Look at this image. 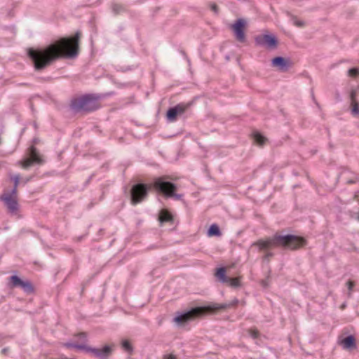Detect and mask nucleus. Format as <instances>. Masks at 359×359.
Wrapping results in <instances>:
<instances>
[{
    "label": "nucleus",
    "instance_id": "obj_1",
    "mask_svg": "<svg viewBox=\"0 0 359 359\" xmlns=\"http://www.w3.org/2000/svg\"><path fill=\"white\" fill-rule=\"evenodd\" d=\"M81 36L78 30L73 36L61 37L43 47L29 48L27 57L36 71H43L58 60L76 58L80 52Z\"/></svg>",
    "mask_w": 359,
    "mask_h": 359
},
{
    "label": "nucleus",
    "instance_id": "obj_2",
    "mask_svg": "<svg viewBox=\"0 0 359 359\" xmlns=\"http://www.w3.org/2000/svg\"><path fill=\"white\" fill-rule=\"evenodd\" d=\"M284 230L277 231L273 236L261 238L252 243L259 252H265L264 260H269L274 254L270 250L281 249L283 250L297 251L308 245L306 238L294 234H284Z\"/></svg>",
    "mask_w": 359,
    "mask_h": 359
},
{
    "label": "nucleus",
    "instance_id": "obj_3",
    "mask_svg": "<svg viewBox=\"0 0 359 359\" xmlns=\"http://www.w3.org/2000/svg\"><path fill=\"white\" fill-rule=\"evenodd\" d=\"M74 337H78L81 343L67 342L65 346L69 349L82 351L87 353H91L94 357L99 359H109L114 351V345H105L102 348H93L87 345L88 334L86 332H81L74 334Z\"/></svg>",
    "mask_w": 359,
    "mask_h": 359
},
{
    "label": "nucleus",
    "instance_id": "obj_4",
    "mask_svg": "<svg viewBox=\"0 0 359 359\" xmlns=\"http://www.w3.org/2000/svg\"><path fill=\"white\" fill-rule=\"evenodd\" d=\"M238 302V299H235L230 304L215 303L205 306H196L175 317V321L177 323H187L201 318L206 314L213 313L218 311L225 310L231 307H236Z\"/></svg>",
    "mask_w": 359,
    "mask_h": 359
},
{
    "label": "nucleus",
    "instance_id": "obj_5",
    "mask_svg": "<svg viewBox=\"0 0 359 359\" xmlns=\"http://www.w3.org/2000/svg\"><path fill=\"white\" fill-rule=\"evenodd\" d=\"M170 180H172V177L168 175L154 177L151 182L153 192L165 199L182 200L184 195L177 193V185Z\"/></svg>",
    "mask_w": 359,
    "mask_h": 359
},
{
    "label": "nucleus",
    "instance_id": "obj_6",
    "mask_svg": "<svg viewBox=\"0 0 359 359\" xmlns=\"http://www.w3.org/2000/svg\"><path fill=\"white\" fill-rule=\"evenodd\" d=\"M100 96L95 94H85L73 98L69 104L74 113L87 114L96 111L101 107Z\"/></svg>",
    "mask_w": 359,
    "mask_h": 359
},
{
    "label": "nucleus",
    "instance_id": "obj_7",
    "mask_svg": "<svg viewBox=\"0 0 359 359\" xmlns=\"http://www.w3.org/2000/svg\"><path fill=\"white\" fill-rule=\"evenodd\" d=\"M153 192L151 183L137 182L130 189V201L133 205L142 203L149 196V193Z\"/></svg>",
    "mask_w": 359,
    "mask_h": 359
},
{
    "label": "nucleus",
    "instance_id": "obj_8",
    "mask_svg": "<svg viewBox=\"0 0 359 359\" xmlns=\"http://www.w3.org/2000/svg\"><path fill=\"white\" fill-rule=\"evenodd\" d=\"M0 201L4 203L8 214L19 216L20 204L18 203V194H12L7 191H4L0 195Z\"/></svg>",
    "mask_w": 359,
    "mask_h": 359
},
{
    "label": "nucleus",
    "instance_id": "obj_9",
    "mask_svg": "<svg viewBox=\"0 0 359 359\" xmlns=\"http://www.w3.org/2000/svg\"><path fill=\"white\" fill-rule=\"evenodd\" d=\"M8 286L11 289L20 287L27 294H33L36 289L31 280H22L19 276L13 275L8 278Z\"/></svg>",
    "mask_w": 359,
    "mask_h": 359
},
{
    "label": "nucleus",
    "instance_id": "obj_10",
    "mask_svg": "<svg viewBox=\"0 0 359 359\" xmlns=\"http://www.w3.org/2000/svg\"><path fill=\"white\" fill-rule=\"evenodd\" d=\"M246 27V22L245 20L239 18L235 21V22L231 25V29L234 33L236 39L240 43H245L246 41V35L245 33V29Z\"/></svg>",
    "mask_w": 359,
    "mask_h": 359
},
{
    "label": "nucleus",
    "instance_id": "obj_11",
    "mask_svg": "<svg viewBox=\"0 0 359 359\" xmlns=\"http://www.w3.org/2000/svg\"><path fill=\"white\" fill-rule=\"evenodd\" d=\"M191 102L179 103L173 107L168 109L166 113V117L170 121H174L177 119V116L184 114L190 107Z\"/></svg>",
    "mask_w": 359,
    "mask_h": 359
},
{
    "label": "nucleus",
    "instance_id": "obj_12",
    "mask_svg": "<svg viewBox=\"0 0 359 359\" xmlns=\"http://www.w3.org/2000/svg\"><path fill=\"white\" fill-rule=\"evenodd\" d=\"M255 41L257 45L265 46L269 48H276L278 43L277 38L270 34L257 36Z\"/></svg>",
    "mask_w": 359,
    "mask_h": 359
},
{
    "label": "nucleus",
    "instance_id": "obj_13",
    "mask_svg": "<svg viewBox=\"0 0 359 359\" xmlns=\"http://www.w3.org/2000/svg\"><path fill=\"white\" fill-rule=\"evenodd\" d=\"M272 66L278 68V70L283 72H287L294 66V62L289 57L285 58L281 56L275 57L271 60Z\"/></svg>",
    "mask_w": 359,
    "mask_h": 359
},
{
    "label": "nucleus",
    "instance_id": "obj_14",
    "mask_svg": "<svg viewBox=\"0 0 359 359\" xmlns=\"http://www.w3.org/2000/svg\"><path fill=\"white\" fill-rule=\"evenodd\" d=\"M358 90L357 89H351L349 95L350 107L351 114L354 116L359 117V102L357 100Z\"/></svg>",
    "mask_w": 359,
    "mask_h": 359
},
{
    "label": "nucleus",
    "instance_id": "obj_15",
    "mask_svg": "<svg viewBox=\"0 0 359 359\" xmlns=\"http://www.w3.org/2000/svg\"><path fill=\"white\" fill-rule=\"evenodd\" d=\"M27 154L29 155V158L33 160L35 164L42 165L45 162L43 156L40 154L34 145H32L28 148Z\"/></svg>",
    "mask_w": 359,
    "mask_h": 359
},
{
    "label": "nucleus",
    "instance_id": "obj_16",
    "mask_svg": "<svg viewBox=\"0 0 359 359\" xmlns=\"http://www.w3.org/2000/svg\"><path fill=\"white\" fill-rule=\"evenodd\" d=\"M158 220L161 224L168 222L172 224L175 219L174 216L170 210L166 208H163L159 212Z\"/></svg>",
    "mask_w": 359,
    "mask_h": 359
},
{
    "label": "nucleus",
    "instance_id": "obj_17",
    "mask_svg": "<svg viewBox=\"0 0 359 359\" xmlns=\"http://www.w3.org/2000/svg\"><path fill=\"white\" fill-rule=\"evenodd\" d=\"M251 137L253 139L255 143L259 147L264 146L269 141L267 137L264 136L257 130H254L251 134Z\"/></svg>",
    "mask_w": 359,
    "mask_h": 359
},
{
    "label": "nucleus",
    "instance_id": "obj_18",
    "mask_svg": "<svg viewBox=\"0 0 359 359\" xmlns=\"http://www.w3.org/2000/svg\"><path fill=\"white\" fill-rule=\"evenodd\" d=\"M344 348L352 349L356 348L355 338L353 335L345 337L341 342Z\"/></svg>",
    "mask_w": 359,
    "mask_h": 359
},
{
    "label": "nucleus",
    "instance_id": "obj_19",
    "mask_svg": "<svg viewBox=\"0 0 359 359\" xmlns=\"http://www.w3.org/2000/svg\"><path fill=\"white\" fill-rule=\"evenodd\" d=\"M20 175H10V180L13 182V187L9 193H12V194H18V187L20 182Z\"/></svg>",
    "mask_w": 359,
    "mask_h": 359
},
{
    "label": "nucleus",
    "instance_id": "obj_20",
    "mask_svg": "<svg viewBox=\"0 0 359 359\" xmlns=\"http://www.w3.org/2000/svg\"><path fill=\"white\" fill-rule=\"evenodd\" d=\"M208 236H221L222 232L217 224H212L208 231Z\"/></svg>",
    "mask_w": 359,
    "mask_h": 359
},
{
    "label": "nucleus",
    "instance_id": "obj_21",
    "mask_svg": "<svg viewBox=\"0 0 359 359\" xmlns=\"http://www.w3.org/2000/svg\"><path fill=\"white\" fill-rule=\"evenodd\" d=\"M215 276L222 283H227L228 277L226 276V269L224 267H220V268L217 269Z\"/></svg>",
    "mask_w": 359,
    "mask_h": 359
},
{
    "label": "nucleus",
    "instance_id": "obj_22",
    "mask_svg": "<svg viewBox=\"0 0 359 359\" xmlns=\"http://www.w3.org/2000/svg\"><path fill=\"white\" fill-rule=\"evenodd\" d=\"M18 165H20L24 169H27L29 168L30 166L35 164V163L29 158H25L23 160L19 161L17 163Z\"/></svg>",
    "mask_w": 359,
    "mask_h": 359
},
{
    "label": "nucleus",
    "instance_id": "obj_23",
    "mask_svg": "<svg viewBox=\"0 0 359 359\" xmlns=\"http://www.w3.org/2000/svg\"><path fill=\"white\" fill-rule=\"evenodd\" d=\"M227 283L230 286L233 287H238L241 285V278L239 277L236 278H227Z\"/></svg>",
    "mask_w": 359,
    "mask_h": 359
},
{
    "label": "nucleus",
    "instance_id": "obj_24",
    "mask_svg": "<svg viewBox=\"0 0 359 359\" xmlns=\"http://www.w3.org/2000/svg\"><path fill=\"white\" fill-rule=\"evenodd\" d=\"M121 346L124 351H126L130 354H131L133 352V347L130 342L127 339L122 341Z\"/></svg>",
    "mask_w": 359,
    "mask_h": 359
},
{
    "label": "nucleus",
    "instance_id": "obj_25",
    "mask_svg": "<svg viewBox=\"0 0 359 359\" xmlns=\"http://www.w3.org/2000/svg\"><path fill=\"white\" fill-rule=\"evenodd\" d=\"M111 9L113 12L117 15L121 13V12H123L125 11V7L123 5L118 3H113L111 4Z\"/></svg>",
    "mask_w": 359,
    "mask_h": 359
},
{
    "label": "nucleus",
    "instance_id": "obj_26",
    "mask_svg": "<svg viewBox=\"0 0 359 359\" xmlns=\"http://www.w3.org/2000/svg\"><path fill=\"white\" fill-rule=\"evenodd\" d=\"M248 332L252 339H258L260 337V332L256 327H251L248 330Z\"/></svg>",
    "mask_w": 359,
    "mask_h": 359
},
{
    "label": "nucleus",
    "instance_id": "obj_27",
    "mask_svg": "<svg viewBox=\"0 0 359 359\" xmlns=\"http://www.w3.org/2000/svg\"><path fill=\"white\" fill-rule=\"evenodd\" d=\"M292 20L293 21V24L299 27H302L305 25V22L302 20H299L297 19V18L294 15H291Z\"/></svg>",
    "mask_w": 359,
    "mask_h": 359
},
{
    "label": "nucleus",
    "instance_id": "obj_28",
    "mask_svg": "<svg viewBox=\"0 0 359 359\" xmlns=\"http://www.w3.org/2000/svg\"><path fill=\"white\" fill-rule=\"evenodd\" d=\"M348 76L351 77H357L359 76V68H351L348 72Z\"/></svg>",
    "mask_w": 359,
    "mask_h": 359
},
{
    "label": "nucleus",
    "instance_id": "obj_29",
    "mask_svg": "<svg viewBox=\"0 0 359 359\" xmlns=\"http://www.w3.org/2000/svg\"><path fill=\"white\" fill-rule=\"evenodd\" d=\"M346 285H347V287H348V295L350 297L351 295V293H352V291L353 290V287L355 285V282L353 280H349L346 283Z\"/></svg>",
    "mask_w": 359,
    "mask_h": 359
},
{
    "label": "nucleus",
    "instance_id": "obj_30",
    "mask_svg": "<svg viewBox=\"0 0 359 359\" xmlns=\"http://www.w3.org/2000/svg\"><path fill=\"white\" fill-rule=\"evenodd\" d=\"M210 8L212 11L215 13V14L218 15L219 12V7L215 3H210Z\"/></svg>",
    "mask_w": 359,
    "mask_h": 359
},
{
    "label": "nucleus",
    "instance_id": "obj_31",
    "mask_svg": "<svg viewBox=\"0 0 359 359\" xmlns=\"http://www.w3.org/2000/svg\"><path fill=\"white\" fill-rule=\"evenodd\" d=\"M34 176L33 175H30L29 177H27L24 179L22 180L21 181V183L23 184V185H25L26 184H27L29 182H30L32 179H33Z\"/></svg>",
    "mask_w": 359,
    "mask_h": 359
},
{
    "label": "nucleus",
    "instance_id": "obj_32",
    "mask_svg": "<svg viewBox=\"0 0 359 359\" xmlns=\"http://www.w3.org/2000/svg\"><path fill=\"white\" fill-rule=\"evenodd\" d=\"M358 182H359V175H356L354 177V179L348 180L346 183L348 184H355V183H356Z\"/></svg>",
    "mask_w": 359,
    "mask_h": 359
},
{
    "label": "nucleus",
    "instance_id": "obj_33",
    "mask_svg": "<svg viewBox=\"0 0 359 359\" xmlns=\"http://www.w3.org/2000/svg\"><path fill=\"white\" fill-rule=\"evenodd\" d=\"M163 359H177V356L172 353L165 354L163 356Z\"/></svg>",
    "mask_w": 359,
    "mask_h": 359
},
{
    "label": "nucleus",
    "instance_id": "obj_34",
    "mask_svg": "<svg viewBox=\"0 0 359 359\" xmlns=\"http://www.w3.org/2000/svg\"><path fill=\"white\" fill-rule=\"evenodd\" d=\"M84 290H85V285L83 284L82 289H81V294H83L84 292Z\"/></svg>",
    "mask_w": 359,
    "mask_h": 359
},
{
    "label": "nucleus",
    "instance_id": "obj_35",
    "mask_svg": "<svg viewBox=\"0 0 359 359\" xmlns=\"http://www.w3.org/2000/svg\"><path fill=\"white\" fill-rule=\"evenodd\" d=\"M33 142H34V144H36V143H37V139H34V140H33Z\"/></svg>",
    "mask_w": 359,
    "mask_h": 359
},
{
    "label": "nucleus",
    "instance_id": "obj_36",
    "mask_svg": "<svg viewBox=\"0 0 359 359\" xmlns=\"http://www.w3.org/2000/svg\"><path fill=\"white\" fill-rule=\"evenodd\" d=\"M344 307H345V305H344V304H343V305L341 306V309H344Z\"/></svg>",
    "mask_w": 359,
    "mask_h": 359
}]
</instances>
